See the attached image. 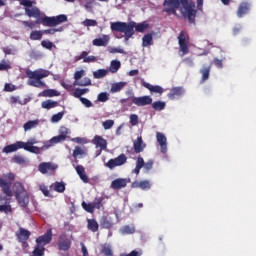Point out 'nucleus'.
Here are the masks:
<instances>
[{"instance_id": "nucleus-1", "label": "nucleus", "mask_w": 256, "mask_h": 256, "mask_svg": "<svg viewBox=\"0 0 256 256\" xmlns=\"http://www.w3.org/2000/svg\"><path fill=\"white\" fill-rule=\"evenodd\" d=\"M183 7V15L189 21V23H195V17H197V10H195V2H190L189 0H165L163 2L164 9L163 13L167 15H177V9Z\"/></svg>"}, {"instance_id": "nucleus-2", "label": "nucleus", "mask_w": 256, "mask_h": 256, "mask_svg": "<svg viewBox=\"0 0 256 256\" xmlns=\"http://www.w3.org/2000/svg\"><path fill=\"white\" fill-rule=\"evenodd\" d=\"M111 31H116L118 33H124V37L126 41H129L133 35H135V29L138 33H143L146 29H149V24L147 22L135 23L130 22H112L111 23Z\"/></svg>"}, {"instance_id": "nucleus-3", "label": "nucleus", "mask_w": 256, "mask_h": 256, "mask_svg": "<svg viewBox=\"0 0 256 256\" xmlns=\"http://www.w3.org/2000/svg\"><path fill=\"white\" fill-rule=\"evenodd\" d=\"M50 74L51 72L45 69H37L34 71L27 70L26 76L28 77V85H30V87H36L37 89H45V87H47V84H45L42 79H45V77H49Z\"/></svg>"}, {"instance_id": "nucleus-4", "label": "nucleus", "mask_w": 256, "mask_h": 256, "mask_svg": "<svg viewBox=\"0 0 256 256\" xmlns=\"http://www.w3.org/2000/svg\"><path fill=\"white\" fill-rule=\"evenodd\" d=\"M126 95L129 97L121 99L120 103L122 105L127 103L128 107H131V105H136V107H146L147 105H151V103H153V98H151V96L137 97L133 91L126 92Z\"/></svg>"}, {"instance_id": "nucleus-5", "label": "nucleus", "mask_w": 256, "mask_h": 256, "mask_svg": "<svg viewBox=\"0 0 256 256\" xmlns=\"http://www.w3.org/2000/svg\"><path fill=\"white\" fill-rule=\"evenodd\" d=\"M13 191L20 207H27V205H29V197L27 196L23 183L15 182L13 185Z\"/></svg>"}, {"instance_id": "nucleus-6", "label": "nucleus", "mask_w": 256, "mask_h": 256, "mask_svg": "<svg viewBox=\"0 0 256 256\" xmlns=\"http://www.w3.org/2000/svg\"><path fill=\"white\" fill-rule=\"evenodd\" d=\"M68 18L65 14H60L58 16H44L38 20V23L44 27H57L61 23H67Z\"/></svg>"}, {"instance_id": "nucleus-7", "label": "nucleus", "mask_w": 256, "mask_h": 256, "mask_svg": "<svg viewBox=\"0 0 256 256\" xmlns=\"http://www.w3.org/2000/svg\"><path fill=\"white\" fill-rule=\"evenodd\" d=\"M178 45L179 49L183 55H187L189 53V35L185 33V31H181L178 35Z\"/></svg>"}, {"instance_id": "nucleus-8", "label": "nucleus", "mask_w": 256, "mask_h": 256, "mask_svg": "<svg viewBox=\"0 0 256 256\" xmlns=\"http://www.w3.org/2000/svg\"><path fill=\"white\" fill-rule=\"evenodd\" d=\"M53 241V229L49 228L46 232L36 238V246L45 247V245H49Z\"/></svg>"}, {"instance_id": "nucleus-9", "label": "nucleus", "mask_w": 256, "mask_h": 256, "mask_svg": "<svg viewBox=\"0 0 256 256\" xmlns=\"http://www.w3.org/2000/svg\"><path fill=\"white\" fill-rule=\"evenodd\" d=\"M125 163H127V156L125 154H120L118 157L108 160L105 165L108 169H114L115 167L125 165Z\"/></svg>"}, {"instance_id": "nucleus-10", "label": "nucleus", "mask_w": 256, "mask_h": 256, "mask_svg": "<svg viewBox=\"0 0 256 256\" xmlns=\"http://www.w3.org/2000/svg\"><path fill=\"white\" fill-rule=\"evenodd\" d=\"M37 139L31 138L27 142H23L22 146L24 151H28L29 153H34L35 155H39L41 153V149L36 145Z\"/></svg>"}, {"instance_id": "nucleus-11", "label": "nucleus", "mask_w": 256, "mask_h": 256, "mask_svg": "<svg viewBox=\"0 0 256 256\" xmlns=\"http://www.w3.org/2000/svg\"><path fill=\"white\" fill-rule=\"evenodd\" d=\"M127 183H131V179L127 178H117L111 182V189L115 191H119L121 189H125L127 187Z\"/></svg>"}, {"instance_id": "nucleus-12", "label": "nucleus", "mask_w": 256, "mask_h": 256, "mask_svg": "<svg viewBox=\"0 0 256 256\" xmlns=\"http://www.w3.org/2000/svg\"><path fill=\"white\" fill-rule=\"evenodd\" d=\"M58 247L60 251H69L71 249V239L66 234H61L58 240Z\"/></svg>"}, {"instance_id": "nucleus-13", "label": "nucleus", "mask_w": 256, "mask_h": 256, "mask_svg": "<svg viewBox=\"0 0 256 256\" xmlns=\"http://www.w3.org/2000/svg\"><path fill=\"white\" fill-rule=\"evenodd\" d=\"M17 240L22 245H27V241L31 237V232L25 228H19V231L16 233Z\"/></svg>"}, {"instance_id": "nucleus-14", "label": "nucleus", "mask_w": 256, "mask_h": 256, "mask_svg": "<svg viewBox=\"0 0 256 256\" xmlns=\"http://www.w3.org/2000/svg\"><path fill=\"white\" fill-rule=\"evenodd\" d=\"M67 135H69V129L62 127L60 130V135L52 137L51 142L53 145H57V143H63V141L67 139Z\"/></svg>"}, {"instance_id": "nucleus-15", "label": "nucleus", "mask_w": 256, "mask_h": 256, "mask_svg": "<svg viewBox=\"0 0 256 256\" xmlns=\"http://www.w3.org/2000/svg\"><path fill=\"white\" fill-rule=\"evenodd\" d=\"M183 95H185V89H183V87H174L168 93V99H171V101H173L175 99H179V97H183Z\"/></svg>"}, {"instance_id": "nucleus-16", "label": "nucleus", "mask_w": 256, "mask_h": 256, "mask_svg": "<svg viewBox=\"0 0 256 256\" xmlns=\"http://www.w3.org/2000/svg\"><path fill=\"white\" fill-rule=\"evenodd\" d=\"M156 139H157V143L160 145L161 153L163 154L167 153V137L165 136V134L161 132H157Z\"/></svg>"}, {"instance_id": "nucleus-17", "label": "nucleus", "mask_w": 256, "mask_h": 256, "mask_svg": "<svg viewBox=\"0 0 256 256\" xmlns=\"http://www.w3.org/2000/svg\"><path fill=\"white\" fill-rule=\"evenodd\" d=\"M92 143L96 147H100V152L98 153V155H101V151H105V149H107V141L102 136H94Z\"/></svg>"}, {"instance_id": "nucleus-18", "label": "nucleus", "mask_w": 256, "mask_h": 256, "mask_svg": "<svg viewBox=\"0 0 256 256\" xmlns=\"http://www.w3.org/2000/svg\"><path fill=\"white\" fill-rule=\"evenodd\" d=\"M56 169L57 165L51 162H43L38 166V171H40V173H42L43 175L49 173V171H55Z\"/></svg>"}, {"instance_id": "nucleus-19", "label": "nucleus", "mask_w": 256, "mask_h": 256, "mask_svg": "<svg viewBox=\"0 0 256 256\" xmlns=\"http://www.w3.org/2000/svg\"><path fill=\"white\" fill-rule=\"evenodd\" d=\"M19 149H23V141H17L14 144L7 145L3 148V153H15V151H19Z\"/></svg>"}, {"instance_id": "nucleus-20", "label": "nucleus", "mask_w": 256, "mask_h": 256, "mask_svg": "<svg viewBox=\"0 0 256 256\" xmlns=\"http://www.w3.org/2000/svg\"><path fill=\"white\" fill-rule=\"evenodd\" d=\"M109 35H102V38H96L92 41L94 47H107L109 45Z\"/></svg>"}, {"instance_id": "nucleus-21", "label": "nucleus", "mask_w": 256, "mask_h": 256, "mask_svg": "<svg viewBox=\"0 0 256 256\" xmlns=\"http://www.w3.org/2000/svg\"><path fill=\"white\" fill-rule=\"evenodd\" d=\"M132 189H142V191H145L147 189H151V182L149 180H143V181H134L131 184Z\"/></svg>"}, {"instance_id": "nucleus-22", "label": "nucleus", "mask_w": 256, "mask_h": 256, "mask_svg": "<svg viewBox=\"0 0 256 256\" xmlns=\"http://www.w3.org/2000/svg\"><path fill=\"white\" fill-rule=\"evenodd\" d=\"M25 15L39 19V17H41V10H39L37 6L25 7Z\"/></svg>"}, {"instance_id": "nucleus-23", "label": "nucleus", "mask_w": 256, "mask_h": 256, "mask_svg": "<svg viewBox=\"0 0 256 256\" xmlns=\"http://www.w3.org/2000/svg\"><path fill=\"white\" fill-rule=\"evenodd\" d=\"M0 188L6 197H13V191L11 190V183H8L3 178H0Z\"/></svg>"}, {"instance_id": "nucleus-24", "label": "nucleus", "mask_w": 256, "mask_h": 256, "mask_svg": "<svg viewBox=\"0 0 256 256\" xmlns=\"http://www.w3.org/2000/svg\"><path fill=\"white\" fill-rule=\"evenodd\" d=\"M250 9H251V3L241 2L237 10V16L241 18L244 15H247Z\"/></svg>"}, {"instance_id": "nucleus-25", "label": "nucleus", "mask_w": 256, "mask_h": 256, "mask_svg": "<svg viewBox=\"0 0 256 256\" xmlns=\"http://www.w3.org/2000/svg\"><path fill=\"white\" fill-rule=\"evenodd\" d=\"M147 144L143 142V137L139 136L136 141H134V151L135 153H143L145 151Z\"/></svg>"}, {"instance_id": "nucleus-26", "label": "nucleus", "mask_w": 256, "mask_h": 256, "mask_svg": "<svg viewBox=\"0 0 256 256\" xmlns=\"http://www.w3.org/2000/svg\"><path fill=\"white\" fill-rule=\"evenodd\" d=\"M76 173L83 183H89V177L85 173V167H83V165L76 166Z\"/></svg>"}, {"instance_id": "nucleus-27", "label": "nucleus", "mask_w": 256, "mask_h": 256, "mask_svg": "<svg viewBox=\"0 0 256 256\" xmlns=\"http://www.w3.org/2000/svg\"><path fill=\"white\" fill-rule=\"evenodd\" d=\"M143 87L149 89L150 93H158L159 95H163V87L159 85L153 86L147 82H144Z\"/></svg>"}, {"instance_id": "nucleus-28", "label": "nucleus", "mask_w": 256, "mask_h": 256, "mask_svg": "<svg viewBox=\"0 0 256 256\" xmlns=\"http://www.w3.org/2000/svg\"><path fill=\"white\" fill-rule=\"evenodd\" d=\"M87 229L92 233L99 231V223L95 219H87Z\"/></svg>"}, {"instance_id": "nucleus-29", "label": "nucleus", "mask_w": 256, "mask_h": 256, "mask_svg": "<svg viewBox=\"0 0 256 256\" xmlns=\"http://www.w3.org/2000/svg\"><path fill=\"white\" fill-rule=\"evenodd\" d=\"M153 45V34H145L142 38L143 47H151Z\"/></svg>"}, {"instance_id": "nucleus-30", "label": "nucleus", "mask_w": 256, "mask_h": 256, "mask_svg": "<svg viewBox=\"0 0 256 256\" xmlns=\"http://www.w3.org/2000/svg\"><path fill=\"white\" fill-rule=\"evenodd\" d=\"M43 31L41 30H34L30 33L31 41H41L43 39Z\"/></svg>"}, {"instance_id": "nucleus-31", "label": "nucleus", "mask_w": 256, "mask_h": 256, "mask_svg": "<svg viewBox=\"0 0 256 256\" xmlns=\"http://www.w3.org/2000/svg\"><path fill=\"white\" fill-rule=\"evenodd\" d=\"M119 69H121V61L112 60L109 68L110 73H117Z\"/></svg>"}, {"instance_id": "nucleus-32", "label": "nucleus", "mask_w": 256, "mask_h": 256, "mask_svg": "<svg viewBox=\"0 0 256 256\" xmlns=\"http://www.w3.org/2000/svg\"><path fill=\"white\" fill-rule=\"evenodd\" d=\"M151 105H152V109H154V111H163V109H165V107H167V104L161 100L155 101V102L151 103Z\"/></svg>"}, {"instance_id": "nucleus-33", "label": "nucleus", "mask_w": 256, "mask_h": 256, "mask_svg": "<svg viewBox=\"0 0 256 256\" xmlns=\"http://www.w3.org/2000/svg\"><path fill=\"white\" fill-rule=\"evenodd\" d=\"M85 93H89V88H76L73 92V97H75L76 99H83V97H81L82 95H85Z\"/></svg>"}, {"instance_id": "nucleus-34", "label": "nucleus", "mask_w": 256, "mask_h": 256, "mask_svg": "<svg viewBox=\"0 0 256 256\" xmlns=\"http://www.w3.org/2000/svg\"><path fill=\"white\" fill-rule=\"evenodd\" d=\"M41 95H42V97H59V92L54 89H46V90L42 91L40 96Z\"/></svg>"}, {"instance_id": "nucleus-35", "label": "nucleus", "mask_w": 256, "mask_h": 256, "mask_svg": "<svg viewBox=\"0 0 256 256\" xmlns=\"http://www.w3.org/2000/svg\"><path fill=\"white\" fill-rule=\"evenodd\" d=\"M57 105H59V102L57 101L46 100L42 102V109H54Z\"/></svg>"}, {"instance_id": "nucleus-36", "label": "nucleus", "mask_w": 256, "mask_h": 256, "mask_svg": "<svg viewBox=\"0 0 256 256\" xmlns=\"http://www.w3.org/2000/svg\"><path fill=\"white\" fill-rule=\"evenodd\" d=\"M12 161L13 163H17V165H27V163H29V161H27V158L21 155H14Z\"/></svg>"}, {"instance_id": "nucleus-37", "label": "nucleus", "mask_w": 256, "mask_h": 256, "mask_svg": "<svg viewBox=\"0 0 256 256\" xmlns=\"http://www.w3.org/2000/svg\"><path fill=\"white\" fill-rule=\"evenodd\" d=\"M109 70L105 69H98L97 71L93 72L94 79H103V77H107Z\"/></svg>"}, {"instance_id": "nucleus-38", "label": "nucleus", "mask_w": 256, "mask_h": 256, "mask_svg": "<svg viewBox=\"0 0 256 256\" xmlns=\"http://www.w3.org/2000/svg\"><path fill=\"white\" fill-rule=\"evenodd\" d=\"M105 201V197L101 196V197H96L94 199V201L92 202V205L95 209H101L103 207V202Z\"/></svg>"}, {"instance_id": "nucleus-39", "label": "nucleus", "mask_w": 256, "mask_h": 256, "mask_svg": "<svg viewBox=\"0 0 256 256\" xmlns=\"http://www.w3.org/2000/svg\"><path fill=\"white\" fill-rule=\"evenodd\" d=\"M39 125V120H30L24 124V131H30V129H35Z\"/></svg>"}, {"instance_id": "nucleus-40", "label": "nucleus", "mask_w": 256, "mask_h": 256, "mask_svg": "<svg viewBox=\"0 0 256 256\" xmlns=\"http://www.w3.org/2000/svg\"><path fill=\"white\" fill-rule=\"evenodd\" d=\"M200 73L202 75V81H207L209 79V75L211 73V66L203 67L200 70Z\"/></svg>"}, {"instance_id": "nucleus-41", "label": "nucleus", "mask_w": 256, "mask_h": 256, "mask_svg": "<svg viewBox=\"0 0 256 256\" xmlns=\"http://www.w3.org/2000/svg\"><path fill=\"white\" fill-rule=\"evenodd\" d=\"M82 209H84V211H86V213H95V208L93 207V203L89 202H82Z\"/></svg>"}, {"instance_id": "nucleus-42", "label": "nucleus", "mask_w": 256, "mask_h": 256, "mask_svg": "<svg viewBox=\"0 0 256 256\" xmlns=\"http://www.w3.org/2000/svg\"><path fill=\"white\" fill-rule=\"evenodd\" d=\"M9 69H12L11 61L5 59L1 60L0 71H9Z\"/></svg>"}, {"instance_id": "nucleus-43", "label": "nucleus", "mask_w": 256, "mask_h": 256, "mask_svg": "<svg viewBox=\"0 0 256 256\" xmlns=\"http://www.w3.org/2000/svg\"><path fill=\"white\" fill-rule=\"evenodd\" d=\"M31 256H45V247L36 245Z\"/></svg>"}, {"instance_id": "nucleus-44", "label": "nucleus", "mask_w": 256, "mask_h": 256, "mask_svg": "<svg viewBox=\"0 0 256 256\" xmlns=\"http://www.w3.org/2000/svg\"><path fill=\"white\" fill-rule=\"evenodd\" d=\"M126 83L125 82H118L112 85L111 91L112 93H119L125 87Z\"/></svg>"}, {"instance_id": "nucleus-45", "label": "nucleus", "mask_w": 256, "mask_h": 256, "mask_svg": "<svg viewBox=\"0 0 256 256\" xmlns=\"http://www.w3.org/2000/svg\"><path fill=\"white\" fill-rule=\"evenodd\" d=\"M53 185H54V191H56L57 193L65 192V182H55Z\"/></svg>"}, {"instance_id": "nucleus-46", "label": "nucleus", "mask_w": 256, "mask_h": 256, "mask_svg": "<svg viewBox=\"0 0 256 256\" xmlns=\"http://www.w3.org/2000/svg\"><path fill=\"white\" fill-rule=\"evenodd\" d=\"M122 235H133L135 228L133 226L126 225L121 229Z\"/></svg>"}, {"instance_id": "nucleus-47", "label": "nucleus", "mask_w": 256, "mask_h": 256, "mask_svg": "<svg viewBox=\"0 0 256 256\" xmlns=\"http://www.w3.org/2000/svg\"><path fill=\"white\" fill-rule=\"evenodd\" d=\"M61 31H63V27L50 28V29L43 30V34L44 35H55L56 33H61Z\"/></svg>"}, {"instance_id": "nucleus-48", "label": "nucleus", "mask_w": 256, "mask_h": 256, "mask_svg": "<svg viewBox=\"0 0 256 256\" xmlns=\"http://www.w3.org/2000/svg\"><path fill=\"white\" fill-rule=\"evenodd\" d=\"M76 85H78L79 87H89V85H91V79L85 77L80 81L76 82Z\"/></svg>"}, {"instance_id": "nucleus-49", "label": "nucleus", "mask_w": 256, "mask_h": 256, "mask_svg": "<svg viewBox=\"0 0 256 256\" xmlns=\"http://www.w3.org/2000/svg\"><path fill=\"white\" fill-rule=\"evenodd\" d=\"M97 99L101 103H105V102L109 101V94L107 92H101L100 94H98Z\"/></svg>"}, {"instance_id": "nucleus-50", "label": "nucleus", "mask_w": 256, "mask_h": 256, "mask_svg": "<svg viewBox=\"0 0 256 256\" xmlns=\"http://www.w3.org/2000/svg\"><path fill=\"white\" fill-rule=\"evenodd\" d=\"M82 24L84 27H97V22L94 19H86Z\"/></svg>"}, {"instance_id": "nucleus-51", "label": "nucleus", "mask_w": 256, "mask_h": 256, "mask_svg": "<svg viewBox=\"0 0 256 256\" xmlns=\"http://www.w3.org/2000/svg\"><path fill=\"white\" fill-rule=\"evenodd\" d=\"M63 115H65V113L63 112H58L57 114H54L51 118L52 123H59V121L63 119Z\"/></svg>"}, {"instance_id": "nucleus-52", "label": "nucleus", "mask_w": 256, "mask_h": 256, "mask_svg": "<svg viewBox=\"0 0 256 256\" xmlns=\"http://www.w3.org/2000/svg\"><path fill=\"white\" fill-rule=\"evenodd\" d=\"M108 51H109V53H112V54L120 53L122 55H125V50H123V48H121V47H118V48L109 47Z\"/></svg>"}, {"instance_id": "nucleus-53", "label": "nucleus", "mask_w": 256, "mask_h": 256, "mask_svg": "<svg viewBox=\"0 0 256 256\" xmlns=\"http://www.w3.org/2000/svg\"><path fill=\"white\" fill-rule=\"evenodd\" d=\"M41 46L44 49H48L49 51H51V49H53V42L49 41V40H43L41 42Z\"/></svg>"}, {"instance_id": "nucleus-54", "label": "nucleus", "mask_w": 256, "mask_h": 256, "mask_svg": "<svg viewBox=\"0 0 256 256\" xmlns=\"http://www.w3.org/2000/svg\"><path fill=\"white\" fill-rule=\"evenodd\" d=\"M101 225H102L103 229H111V227H113V222H111V220L105 218L102 221Z\"/></svg>"}, {"instance_id": "nucleus-55", "label": "nucleus", "mask_w": 256, "mask_h": 256, "mask_svg": "<svg viewBox=\"0 0 256 256\" xmlns=\"http://www.w3.org/2000/svg\"><path fill=\"white\" fill-rule=\"evenodd\" d=\"M130 124L132 126H135V125L139 124V116H137V114H131L130 115Z\"/></svg>"}, {"instance_id": "nucleus-56", "label": "nucleus", "mask_w": 256, "mask_h": 256, "mask_svg": "<svg viewBox=\"0 0 256 256\" xmlns=\"http://www.w3.org/2000/svg\"><path fill=\"white\" fill-rule=\"evenodd\" d=\"M102 253H103V255H105V256H113V250L111 249L110 246H104V247L102 248Z\"/></svg>"}, {"instance_id": "nucleus-57", "label": "nucleus", "mask_w": 256, "mask_h": 256, "mask_svg": "<svg viewBox=\"0 0 256 256\" xmlns=\"http://www.w3.org/2000/svg\"><path fill=\"white\" fill-rule=\"evenodd\" d=\"M102 125H103V128L105 130H109V129H111V127H113V125H115V121H113V120H106V121L103 122Z\"/></svg>"}, {"instance_id": "nucleus-58", "label": "nucleus", "mask_w": 256, "mask_h": 256, "mask_svg": "<svg viewBox=\"0 0 256 256\" xmlns=\"http://www.w3.org/2000/svg\"><path fill=\"white\" fill-rule=\"evenodd\" d=\"M79 155H85V152L83 151V149H81V147L76 146L73 151V157L77 158L79 157Z\"/></svg>"}, {"instance_id": "nucleus-59", "label": "nucleus", "mask_w": 256, "mask_h": 256, "mask_svg": "<svg viewBox=\"0 0 256 256\" xmlns=\"http://www.w3.org/2000/svg\"><path fill=\"white\" fill-rule=\"evenodd\" d=\"M83 75H85V70L76 71L74 74L75 82L77 83L78 81H80Z\"/></svg>"}, {"instance_id": "nucleus-60", "label": "nucleus", "mask_w": 256, "mask_h": 256, "mask_svg": "<svg viewBox=\"0 0 256 256\" xmlns=\"http://www.w3.org/2000/svg\"><path fill=\"white\" fill-rule=\"evenodd\" d=\"M80 101L81 103L86 106L87 108L89 107H93V102H91L89 99L83 97V98H80Z\"/></svg>"}, {"instance_id": "nucleus-61", "label": "nucleus", "mask_w": 256, "mask_h": 256, "mask_svg": "<svg viewBox=\"0 0 256 256\" xmlns=\"http://www.w3.org/2000/svg\"><path fill=\"white\" fill-rule=\"evenodd\" d=\"M136 167L143 169L145 167V160H143V157L139 156L136 161Z\"/></svg>"}, {"instance_id": "nucleus-62", "label": "nucleus", "mask_w": 256, "mask_h": 256, "mask_svg": "<svg viewBox=\"0 0 256 256\" xmlns=\"http://www.w3.org/2000/svg\"><path fill=\"white\" fill-rule=\"evenodd\" d=\"M12 211L11 205H0V212L11 213Z\"/></svg>"}, {"instance_id": "nucleus-63", "label": "nucleus", "mask_w": 256, "mask_h": 256, "mask_svg": "<svg viewBox=\"0 0 256 256\" xmlns=\"http://www.w3.org/2000/svg\"><path fill=\"white\" fill-rule=\"evenodd\" d=\"M144 169L146 171H151L153 169V160H149L147 163H144Z\"/></svg>"}, {"instance_id": "nucleus-64", "label": "nucleus", "mask_w": 256, "mask_h": 256, "mask_svg": "<svg viewBox=\"0 0 256 256\" xmlns=\"http://www.w3.org/2000/svg\"><path fill=\"white\" fill-rule=\"evenodd\" d=\"M4 91H8V92L15 91V85L6 83L4 86Z\"/></svg>"}]
</instances>
